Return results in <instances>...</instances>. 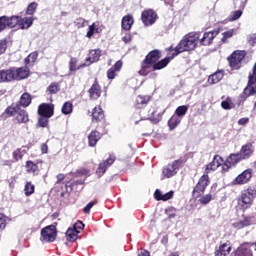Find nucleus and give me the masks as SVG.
Masks as SVG:
<instances>
[{
  "instance_id": "nucleus-1",
  "label": "nucleus",
  "mask_w": 256,
  "mask_h": 256,
  "mask_svg": "<svg viewBox=\"0 0 256 256\" xmlns=\"http://www.w3.org/2000/svg\"><path fill=\"white\" fill-rule=\"evenodd\" d=\"M173 57L175 56L172 54L171 57H166L159 61L161 59V52L159 50L151 51L141 64L140 75L146 76L150 71H161V69H165Z\"/></svg>"
},
{
  "instance_id": "nucleus-2",
  "label": "nucleus",
  "mask_w": 256,
  "mask_h": 256,
  "mask_svg": "<svg viewBox=\"0 0 256 256\" xmlns=\"http://www.w3.org/2000/svg\"><path fill=\"white\" fill-rule=\"evenodd\" d=\"M199 39H201V33L199 32L186 35L176 46L175 53H173V56L177 57L179 53H183L185 51H193V49L197 47Z\"/></svg>"
},
{
  "instance_id": "nucleus-3",
  "label": "nucleus",
  "mask_w": 256,
  "mask_h": 256,
  "mask_svg": "<svg viewBox=\"0 0 256 256\" xmlns=\"http://www.w3.org/2000/svg\"><path fill=\"white\" fill-rule=\"evenodd\" d=\"M255 197V187H249L247 190H243L240 196L237 198L238 207H240V209H248V207L253 205Z\"/></svg>"
},
{
  "instance_id": "nucleus-4",
  "label": "nucleus",
  "mask_w": 256,
  "mask_h": 256,
  "mask_svg": "<svg viewBox=\"0 0 256 256\" xmlns=\"http://www.w3.org/2000/svg\"><path fill=\"white\" fill-rule=\"evenodd\" d=\"M20 21H21V16H11V17L1 16L0 17V33L2 31H5L7 27H10L11 29H13V27H17Z\"/></svg>"
},
{
  "instance_id": "nucleus-5",
  "label": "nucleus",
  "mask_w": 256,
  "mask_h": 256,
  "mask_svg": "<svg viewBox=\"0 0 256 256\" xmlns=\"http://www.w3.org/2000/svg\"><path fill=\"white\" fill-rule=\"evenodd\" d=\"M210 181H209V175L204 174L198 181V183L196 184L192 195L193 197H195L196 199L201 197V195L203 193H205V189H207L208 185H209Z\"/></svg>"
},
{
  "instance_id": "nucleus-6",
  "label": "nucleus",
  "mask_w": 256,
  "mask_h": 256,
  "mask_svg": "<svg viewBox=\"0 0 256 256\" xmlns=\"http://www.w3.org/2000/svg\"><path fill=\"white\" fill-rule=\"evenodd\" d=\"M183 165V160H175L171 164H168L166 167L162 170L163 177H166L167 179H171L174 175H177V172L179 171V168Z\"/></svg>"
},
{
  "instance_id": "nucleus-7",
  "label": "nucleus",
  "mask_w": 256,
  "mask_h": 256,
  "mask_svg": "<svg viewBox=\"0 0 256 256\" xmlns=\"http://www.w3.org/2000/svg\"><path fill=\"white\" fill-rule=\"evenodd\" d=\"M41 238L46 243H53L57 239V226L49 225L41 230Z\"/></svg>"
},
{
  "instance_id": "nucleus-8",
  "label": "nucleus",
  "mask_w": 256,
  "mask_h": 256,
  "mask_svg": "<svg viewBox=\"0 0 256 256\" xmlns=\"http://www.w3.org/2000/svg\"><path fill=\"white\" fill-rule=\"evenodd\" d=\"M245 59V51H235L228 57L231 69H241V62Z\"/></svg>"
},
{
  "instance_id": "nucleus-9",
  "label": "nucleus",
  "mask_w": 256,
  "mask_h": 256,
  "mask_svg": "<svg viewBox=\"0 0 256 256\" xmlns=\"http://www.w3.org/2000/svg\"><path fill=\"white\" fill-rule=\"evenodd\" d=\"M240 161H243V159L241 158V155L239 153L230 154L223 164V171H229V169L235 167V165H237V163H240Z\"/></svg>"
},
{
  "instance_id": "nucleus-10",
  "label": "nucleus",
  "mask_w": 256,
  "mask_h": 256,
  "mask_svg": "<svg viewBox=\"0 0 256 256\" xmlns=\"http://www.w3.org/2000/svg\"><path fill=\"white\" fill-rule=\"evenodd\" d=\"M113 163H115V156L110 155L108 159L99 164L98 169L96 170V175L98 177H103L107 172V169H109Z\"/></svg>"
},
{
  "instance_id": "nucleus-11",
  "label": "nucleus",
  "mask_w": 256,
  "mask_h": 256,
  "mask_svg": "<svg viewBox=\"0 0 256 256\" xmlns=\"http://www.w3.org/2000/svg\"><path fill=\"white\" fill-rule=\"evenodd\" d=\"M217 35H219V30L205 32L202 38H198V43L204 46L211 45V43H213V40L217 37Z\"/></svg>"
},
{
  "instance_id": "nucleus-12",
  "label": "nucleus",
  "mask_w": 256,
  "mask_h": 256,
  "mask_svg": "<svg viewBox=\"0 0 256 256\" xmlns=\"http://www.w3.org/2000/svg\"><path fill=\"white\" fill-rule=\"evenodd\" d=\"M252 177L253 171L251 169H247L235 178L234 185H245V183H249Z\"/></svg>"
},
{
  "instance_id": "nucleus-13",
  "label": "nucleus",
  "mask_w": 256,
  "mask_h": 256,
  "mask_svg": "<svg viewBox=\"0 0 256 256\" xmlns=\"http://www.w3.org/2000/svg\"><path fill=\"white\" fill-rule=\"evenodd\" d=\"M55 106L53 104L43 103L38 107V115L41 117H53Z\"/></svg>"
},
{
  "instance_id": "nucleus-14",
  "label": "nucleus",
  "mask_w": 256,
  "mask_h": 256,
  "mask_svg": "<svg viewBox=\"0 0 256 256\" xmlns=\"http://www.w3.org/2000/svg\"><path fill=\"white\" fill-rule=\"evenodd\" d=\"M100 57H101L100 49L91 50L89 52V56L86 58V63L80 65L78 67V69H81V67H87V66L91 65V63H97V61H99Z\"/></svg>"
},
{
  "instance_id": "nucleus-15",
  "label": "nucleus",
  "mask_w": 256,
  "mask_h": 256,
  "mask_svg": "<svg viewBox=\"0 0 256 256\" xmlns=\"http://www.w3.org/2000/svg\"><path fill=\"white\" fill-rule=\"evenodd\" d=\"M141 19L144 25H153L157 21V13L153 10L143 11Z\"/></svg>"
},
{
  "instance_id": "nucleus-16",
  "label": "nucleus",
  "mask_w": 256,
  "mask_h": 256,
  "mask_svg": "<svg viewBox=\"0 0 256 256\" xmlns=\"http://www.w3.org/2000/svg\"><path fill=\"white\" fill-rule=\"evenodd\" d=\"M15 80V68L0 70V83H9Z\"/></svg>"
},
{
  "instance_id": "nucleus-17",
  "label": "nucleus",
  "mask_w": 256,
  "mask_h": 256,
  "mask_svg": "<svg viewBox=\"0 0 256 256\" xmlns=\"http://www.w3.org/2000/svg\"><path fill=\"white\" fill-rule=\"evenodd\" d=\"M221 163H223V158L217 155L214 156L213 161L206 166L205 175H209V172L215 171V169L221 167Z\"/></svg>"
},
{
  "instance_id": "nucleus-18",
  "label": "nucleus",
  "mask_w": 256,
  "mask_h": 256,
  "mask_svg": "<svg viewBox=\"0 0 256 256\" xmlns=\"http://www.w3.org/2000/svg\"><path fill=\"white\" fill-rule=\"evenodd\" d=\"M253 221V218L251 216H244L242 219L232 223V227L234 229H243L245 227H249Z\"/></svg>"
},
{
  "instance_id": "nucleus-19",
  "label": "nucleus",
  "mask_w": 256,
  "mask_h": 256,
  "mask_svg": "<svg viewBox=\"0 0 256 256\" xmlns=\"http://www.w3.org/2000/svg\"><path fill=\"white\" fill-rule=\"evenodd\" d=\"M238 154L242 158V161L245 159H249V157H251V155H253V145L252 144L243 145Z\"/></svg>"
},
{
  "instance_id": "nucleus-20",
  "label": "nucleus",
  "mask_w": 256,
  "mask_h": 256,
  "mask_svg": "<svg viewBox=\"0 0 256 256\" xmlns=\"http://www.w3.org/2000/svg\"><path fill=\"white\" fill-rule=\"evenodd\" d=\"M90 99H98L101 97V86L97 83V80L95 83L90 87L88 90Z\"/></svg>"
},
{
  "instance_id": "nucleus-21",
  "label": "nucleus",
  "mask_w": 256,
  "mask_h": 256,
  "mask_svg": "<svg viewBox=\"0 0 256 256\" xmlns=\"http://www.w3.org/2000/svg\"><path fill=\"white\" fill-rule=\"evenodd\" d=\"M173 191H169L165 194L161 193V190L157 189L154 193L156 201H169L173 197Z\"/></svg>"
},
{
  "instance_id": "nucleus-22",
  "label": "nucleus",
  "mask_w": 256,
  "mask_h": 256,
  "mask_svg": "<svg viewBox=\"0 0 256 256\" xmlns=\"http://www.w3.org/2000/svg\"><path fill=\"white\" fill-rule=\"evenodd\" d=\"M29 77V69L25 67L15 68V80L27 79Z\"/></svg>"
},
{
  "instance_id": "nucleus-23",
  "label": "nucleus",
  "mask_w": 256,
  "mask_h": 256,
  "mask_svg": "<svg viewBox=\"0 0 256 256\" xmlns=\"http://www.w3.org/2000/svg\"><path fill=\"white\" fill-rule=\"evenodd\" d=\"M133 23H135V21L133 20V16H124L122 18V29H124V31H130L131 27H133Z\"/></svg>"
},
{
  "instance_id": "nucleus-24",
  "label": "nucleus",
  "mask_w": 256,
  "mask_h": 256,
  "mask_svg": "<svg viewBox=\"0 0 256 256\" xmlns=\"http://www.w3.org/2000/svg\"><path fill=\"white\" fill-rule=\"evenodd\" d=\"M16 121L17 123H27L29 122V114L25 110H21L19 108L18 112L16 113Z\"/></svg>"
},
{
  "instance_id": "nucleus-25",
  "label": "nucleus",
  "mask_w": 256,
  "mask_h": 256,
  "mask_svg": "<svg viewBox=\"0 0 256 256\" xmlns=\"http://www.w3.org/2000/svg\"><path fill=\"white\" fill-rule=\"evenodd\" d=\"M236 256H253V252L247 244H243L237 249Z\"/></svg>"
},
{
  "instance_id": "nucleus-26",
  "label": "nucleus",
  "mask_w": 256,
  "mask_h": 256,
  "mask_svg": "<svg viewBox=\"0 0 256 256\" xmlns=\"http://www.w3.org/2000/svg\"><path fill=\"white\" fill-rule=\"evenodd\" d=\"M101 139V133L97 131H92L90 135L88 136L89 146L95 147L97 145V141Z\"/></svg>"
},
{
  "instance_id": "nucleus-27",
  "label": "nucleus",
  "mask_w": 256,
  "mask_h": 256,
  "mask_svg": "<svg viewBox=\"0 0 256 256\" xmlns=\"http://www.w3.org/2000/svg\"><path fill=\"white\" fill-rule=\"evenodd\" d=\"M221 79H223V72L218 71L208 77V83H210V85H215L219 83Z\"/></svg>"
},
{
  "instance_id": "nucleus-28",
  "label": "nucleus",
  "mask_w": 256,
  "mask_h": 256,
  "mask_svg": "<svg viewBox=\"0 0 256 256\" xmlns=\"http://www.w3.org/2000/svg\"><path fill=\"white\" fill-rule=\"evenodd\" d=\"M231 253V245L225 243L222 244L219 249L216 251V256H226Z\"/></svg>"
},
{
  "instance_id": "nucleus-29",
  "label": "nucleus",
  "mask_w": 256,
  "mask_h": 256,
  "mask_svg": "<svg viewBox=\"0 0 256 256\" xmlns=\"http://www.w3.org/2000/svg\"><path fill=\"white\" fill-rule=\"evenodd\" d=\"M105 114L103 113V109L101 107H95L92 111V119L93 121H102L104 119Z\"/></svg>"
},
{
  "instance_id": "nucleus-30",
  "label": "nucleus",
  "mask_w": 256,
  "mask_h": 256,
  "mask_svg": "<svg viewBox=\"0 0 256 256\" xmlns=\"http://www.w3.org/2000/svg\"><path fill=\"white\" fill-rule=\"evenodd\" d=\"M33 25V19L31 17H20L19 27L20 29H29Z\"/></svg>"
},
{
  "instance_id": "nucleus-31",
  "label": "nucleus",
  "mask_w": 256,
  "mask_h": 256,
  "mask_svg": "<svg viewBox=\"0 0 256 256\" xmlns=\"http://www.w3.org/2000/svg\"><path fill=\"white\" fill-rule=\"evenodd\" d=\"M155 113H157V110L155 109V107H152L148 111V117L150 121H152V123L157 124L161 121V116L159 114L155 115Z\"/></svg>"
},
{
  "instance_id": "nucleus-32",
  "label": "nucleus",
  "mask_w": 256,
  "mask_h": 256,
  "mask_svg": "<svg viewBox=\"0 0 256 256\" xmlns=\"http://www.w3.org/2000/svg\"><path fill=\"white\" fill-rule=\"evenodd\" d=\"M26 171L27 173H33L34 175L39 174V166L37 164L33 163V161H27L26 162Z\"/></svg>"
},
{
  "instance_id": "nucleus-33",
  "label": "nucleus",
  "mask_w": 256,
  "mask_h": 256,
  "mask_svg": "<svg viewBox=\"0 0 256 256\" xmlns=\"http://www.w3.org/2000/svg\"><path fill=\"white\" fill-rule=\"evenodd\" d=\"M20 105L21 107H29V105H31V95H29V93L22 94L20 98Z\"/></svg>"
},
{
  "instance_id": "nucleus-34",
  "label": "nucleus",
  "mask_w": 256,
  "mask_h": 256,
  "mask_svg": "<svg viewBox=\"0 0 256 256\" xmlns=\"http://www.w3.org/2000/svg\"><path fill=\"white\" fill-rule=\"evenodd\" d=\"M179 123H181V119L178 116H172L169 120H168V126L170 127V130L173 131V129H175Z\"/></svg>"
},
{
  "instance_id": "nucleus-35",
  "label": "nucleus",
  "mask_w": 256,
  "mask_h": 256,
  "mask_svg": "<svg viewBox=\"0 0 256 256\" xmlns=\"http://www.w3.org/2000/svg\"><path fill=\"white\" fill-rule=\"evenodd\" d=\"M24 193L26 197L33 195L35 193V185H33L31 182H27L24 188Z\"/></svg>"
},
{
  "instance_id": "nucleus-36",
  "label": "nucleus",
  "mask_w": 256,
  "mask_h": 256,
  "mask_svg": "<svg viewBox=\"0 0 256 256\" xmlns=\"http://www.w3.org/2000/svg\"><path fill=\"white\" fill-rule=\"evenodd\" d=\"M187 111H189V107L187 105H182L175 110V113L177 117H183L187 115Z\"/></svg>"
},
{
  "instance_id": "nucleus-37",
  "label": "nucleus",
  "mask_w": 256,
  "mask_h": 256,
  "mask_svg": "<svg viewBox=\"0 0 256 256\" xmlns=\"http://www.w3.org/2000/svg\"><path fill=\"white\" fill-rule=\"evenodd\" d=\"M23 155H25V150H23L21 148L15 150L12 153V157H13L14 161H21V159H23Z\"/></svg>"
},
{
  "instance_id": "nucleus-38",
  "label": "nucleus",
  "mask_w": 256,
  "mask_h": 256,
  "mask_svg": "<svg viewBox=\"0 0 256 256\" xmlns=\"http://www.w3.org/2000/svg\"><path fill=\"white\" fill-rule=\"evenodd\" d=\"M80 231L74 230V228H69L66 231V236L69 237V241H75L77 239V235H79Z\"/></svg>"
},
{
  "instance_id": "nucleus-39",
  "label": "nucleus",
  "mask_w": 256,
  "mask_h": 256,
  "mask_svg": "<svg viewBox=\"0 0 256 256\" xmlns=\"http://www.w3.org/2000/svg\"><path fill=\"white\" fill-rule=\"evenodd\" d=\"M95 33H99V28L97 27V24L93 23L92 25L89 26V30L86 34V37L88 39H91Z\"/></svg>"
},
{
  "instance_id": "nucleus-40",
  "label": "nucleus",
  "mask_w": 256,
  "mask_h": 256,
  "mask_svg": "<svg viewBox=\"0 0 256 256\" xmlns=\"http://www.w3.org/2000/svg\"><path fill=\"white\" fill-rule=\"evenodd\" d=\"M19 111V106H9L5 110V114L8 115V117H13L14 115H17Z\"/></svg>"
},
{
  "instance_id": "nucleus-41",
  "label": "nucleus",
  "mask_w": 256,
  "mask_h": 256,
  "mask_svg": "<svg viewBox=\"0 0 256 256\" xmlns=\"http://www.w3.org/2000/svg\"><path fill=\"white\" fill-rule=\"evenodd\" d=\"M62 113L64 115H69L73 113V104H71V102L64 103L62 106Z\"/></svg>"
},
{
  "instance_id": "nucleus-42",
  "label": "nucleus",
  "mask_w": 256,
  "mask_h": 256,
  "mask_svg": "<svg viewBox=\"0 0 256 256\" xmlns=\"http://www.w3.org/2000/svg\"><path fill=\"white\" fill-rule=\"evenodd\" d=\"M60 86L58 83L53 82L49 85L48 91L50 95H55L56 93H59Z\"/></svg>"
},
{
  "instance_id": "nucleus-43",
  "label": "nucleus",
  "mask_w": 256,
  "mask_h": 256,
  "mask_svg": "<svg viewBox=\"0 0 256 256\" xmlns=\"http://www.w3.org/2000/svg\"><path fill=\"white\" fill-rule=\"evenodd\" d=\"M212 199H213V196L211 194H206L200 197L199 202L201 203V205H209Z\"/></svg>"
},
{
  "instance_id": "nucleus-44",
  "label": "nucleus",
  "mask_w": 256,
  "mask_h": 256,
  "mask_svg": "<svg viewBox=\"0 0 256 256\" xmlns=\"http://www.w3.org/2000/svg\"><path fill=\"white\" fill-rule=\"evenodd\" d=\"M136 103L138 107H141L140 105H147L149 103V96H137Z\"/></svg>"
},
{
  "instance_id": "nucleus-45",
  "label": "nucleus",
  "mask_w": 256,
  "mask_h": 256,
  "mask_svg": "<svg viewBox=\"0 0 256 256\" xmlns=\"http://www.w3.org/2000/svg\"><path fill=\"white\" fill-rule=\"evenodd\" d=\"M37 11V3L32 2L31 4L28 5L26 14L27 15H33Z\"/></svg>"
},
{
  "instance_id": "nucleus-46",
  "label": "nucleus",
  "mask_w": 256,
  "mask_h": 256,
  "mask_svg": "<svg viewBox=\"0 0 256 256\" xmlns=\"http://www.w3.org/2000/svg\"><path fill=\"white\" fill-rule=\"evenodd\" d=\"M49 119L50 117L42 116L38 119V125L39 127H47L49 125Z\"/></svg>"
},
{
  "instance_id": "nucleus-47",
  "label": "nucleus",
  "mask_w": 256,
  "mask_h": 256,
  "mask_svg": "<svg viewBox=\"0 0 256 256\" xmlns=\"http://www.w3.org/2000/svg\"><path fill=\"white\" fill-rule=\"evenodd\" d=\"M86 20L82 17L76 18L74 21V24L78 29H82V27H85Z\"/></svg>"
},
{
  "instance_id": "nucleus-48",
  "label": "nucleus",
  "mask_w": 256,
  "mask_h": 256,
  "mask_svg": "<svg viewBox=\"0 0 256 256\" xmlns=\"http://www.w3.org/2000/svg\"><path fill=\"white\" fill-rule=\"evenodd\" d=\"M234 31L233 30H228L226 32H223V37L221 38L222 43H225L227 39H231L233 37Z\"/></svg>"
},
{
  "instance_id": "nucleus-49",
  "label": "nucleus",
  "mask_w": 256,
  "mask_h": 256,
  "mask_svg": "<svg viewBox=\"0 0 256 256\" xmlns=\"http://www.w3.org/2000/svg\"><path fill=\"white\" fill-rule=\"evenodd\" d=\"M241 15H243L242 10H237L232 13V16L230 18V21H237V19L241 18Z\"/></svg>"
},
{
  "instance_id": "nucleus-50",
  "label": "nucleus",
  "mask_w": 256,
  "mask_h": 256,
  "mask_svg": "<svg viewBox=\"0 0 256 256\" xmlns=\"http://www.w3.org/2000/svg\"><path fill=\"white\" fill-rule=\"evenodd\" d=\"M7 51V40H0V55H3Z\"/></svg>"
},
{
  "instance_id": "nucleus-51",
  "label": "nucleus",
  "mask_w": 256,
  "mask_h": 256,
  "mask_svg": "<svg viewBox=\"0 0 256 256\" xmlns=\"http://www.w3.org/2000/svg\"><path fill=\"white\" fill-rule=\"evenodd\" d=\"M77 69V58H71L69 62V70L75 71Z\"/></svg>"
},
{
  "instance_id": "nucleus-52",
  "label": "nucleus",
  "mask_w": 256,
  "mask_h": 256,
  "mask_svg": "<svg viewBox=\"0 0 256 256\" xmlns=\"http://www.w3.org/2000/svg\"><path fill=\"white\" fill-rule=\"evenodd\" d=\"M115 77H117V71L113 68H110L108 71H107V78L108 79H115Z\"/></svg>"
},
{
  "instance_id": "nucleus-53",
  "label": "nucleus",
  "mask_w": 256,
  "mask_h": 256,
  "mask_svg": "<svg viewBox=\"0 0 256 256\" xmlns=\"http://www.w3.org/2000/svg\"><path fill=\"white\" fill-rule=\"evenodd\" d=\"M73 229L76 231H83V229H85V224H83L81 221H78L74 224Z\"/></svg>"
},
{
  "instance_id": "nucleus-54",
  "label": "nucleus",
  "mask_w": 256,
  "mask_h": 256,
  "mask_svg": "<svg viewBox=\"0 0 256 256\" xmlns=\"http://www.w3.org/2000/svg\"><path fill=\"white\" fill-rule=\"evenodd\" d=\"M94 206H95V202H94V201H91L90 203H88V204L84 207V209H83L84 213H86V214L90 213V212H91V209H93Z\"/></svg>"
},
{
  "instance_id": "nucleus-55",
  "label": "nucleus",
  "mask_w": 256,
  "mask_h": 256,
  "mask_svg": "<svg viewBox=\"0 0 256 256\" xmlns=\"http://www.w3.org/2000/svg\"><path fill=\"white\" fill-rule=\"evenodd\" d=\"M37 57H39V52L35 51L29 54L28 59H30L31 63H35V61H37Z\"/></svg>"
},
{
  "instance_id": "nucleus-56",
  "label": "nucleus",
  "mask_w": 256,
  "mask_h": 256,
  "mask_svg": "<svg viewBox=\"0 0 256 256\" xmlns=\"http://www.w3.org/2000/svg\"><path fill=\"white\" fill-rule=\"evenodd\" d=\"M121 67H123V62L121 60L117 61L112 69L114 71L119 72L121 71Z\"/></svg>"
},
{
  "instance_id": "nucleus-57",
  "label": "nucleus",
  "mask_w": 256,
  "mask_h": 256,
  "mask_svg": "<svg viewBox=\"0 0 256 256\" xmlns=\"http://www.w3.org/2000/svg\"><path fill=\"white\" fill-rule=\"evenodd\" d=\"M57 179V183H63V181L65 180V174H58L56 176Z\"/></svg>"
},
{
  "instance_id": "nucleus-58",
  "label": "nucleus",
  "mask_w": 256,
  "mask_h": 256,
  "mask_svg": "<svg viewBox=\"0 0 256 256\" xmlns=\"http://www.w3.org/2000/svg\"><path fill=\"white\" fill-rule=\"evenodd\" d=\"M5 225V218L3 217V214H0V229H4Z\"/></svg>"
},
{
  "instance_id": "nucleus-59",
  "label": "nucleus",
  "mask_w": 256,
  "mask_h": 256,
  "mask_svg": "<svg viewBox=\"0 0 256 256\" xmlns=\"http://www.w3.org/2000/svg\"><path fill=\"white\" fill-rule=\"evenodd\" d=\"M221 107L222 109H231V105L227 101H222Z\"/></svg>"
},
{
  "instance_id": "nucleus-60",
  "label": "nucleus",
  "mask_w": 256,
  "mask_h": 256,
  "mask_svg": "<svg viewBox=\"0 0 256 256\" xmlns=\"http://www.w3.org/2000/svg\"><path fill=\"white\" fill-rule=\"evenodd\" d=\"M247 123H249V118H241L238 121V124H240V125H247Z\"/></svg>"
},
{
  "instance_id": "nucleus-61",
  "label": "nucleus",
  "mask_w": 256,
  "mask_h": 256,
  "mask_svg": "<svg viewBox=\"0 0 256 256\" xmlns=\"http://www.w3.org/2000/svg\"><path fill=\"white\" fill-rule=\"evenodd\" d=\"M122 41L124 43H130L131 42V35L127 34L124 37H122Z\"/></svg>"
},
{
  "instance_id": "nucleus-62",
  "label": "nucleus",
  "mask_w": 256,
  "mask_h": 256,
  "mask_svg": "<svg viewBox=\"0 0 256 256\" xmlns=\"http://www.w3.org/2000/svg\"><path fill=\"white\" fill-rule=\"evenodd\" d=\"M41 151H42V153H47V151H48V146H47V144H42V146H41Z\"/></svg>"
},
{
  "instance_id": "nucleus-63",
  "label": "nucleus",
  "mask_w": 256,
  "mask_h": 256,
  "mask_svg": "<svg viewBox=\"0 0 256 256\" xmlns=\"http://www.w3.org/2000/svg\"><path fill=\"white\" fill-rule=\"evenodd\" d=\"M138 256H151V254L149 253V251L144 250V251L141 252V254L138 255Z\"/></svg>"
},
{
  "instance_id": "nucleus-64",
  "label": "nucleus",
  "mask_w": 256,
  "mask_h": 256,
  "mask_svg": "<svg viewBox=\"0 0 256 256\" xmlns=\"http://www.w3.org/2000/svg\"><path fill=\"white\" fill-rule=\"evenodd\" d=\"M168 256H179V252H171Z\"/></svg>"
}]
</instances>
